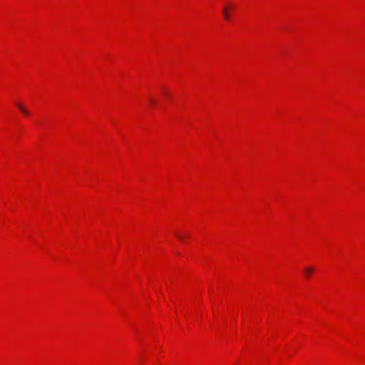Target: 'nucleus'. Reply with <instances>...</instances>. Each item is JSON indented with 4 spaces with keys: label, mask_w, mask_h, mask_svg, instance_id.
Segmentation results:
<instances>
[{
    "label": "nucleus",
    "mask_w": 365,
    "mask_h": 365,
    "mask_svg": "<svg viewBox=\"0 0 365 365\" xmlns=\"http://www.w3.org/2000/svg\"><path fill=\"white\" fill-rule=\"evenodd\" d=\"M229 6H225L224 9H223V16L225 17V19L227 21H229L230 19V14L228 11V9H229Z\"/></svg>",
    "instance_id": "nucleus-1"
},
{
    "label": "nucleus",
    "mask_w": 365,
    "mask_h": 365,
    "mask_svg": "<svg viewBox=\"0 0 365 365\" xmlns=\"http://www.w3.org/2000/svg\"><path fill=\"white\" fill-rule=\"evenodd\" d=\"M17 106L19 108V109L26 115H30V112L26 109L21 104L19 103L17 104Z\"/></svg>",
    "instance_id": "nucleus-2"
},
{
    "label": "nucleus",
    "mask_w": 365,
    "mask_h": 365,
    "mask_svg": "<svg viewBox=\"0 0 365 365\" xmlns=\"http://www.w3.org/2000/svg\"><path fill=\"white\" fill-rule=\"evenodd\" d=\"M314 271V268L312 267H307L304 269V274L309 277V275H311L313 272Z\"/></svg>",
    "instance_id": "nucleus-3"
},
{
    "label": "nucleus",
    "mask_w": 365,
    "mask_h": 365,
    "mask_svg": "<svg viewBox=\"0 0 365 365\" xmlns=\"http://www.w3.org/2000/svg\"><path fill=\"white\" fill-rule=\"evenodd\" d=\"M176 235H177V237H178L180 240H183V239H184V236H183V235H178V234H176Z\"/></svg>",
    "instance_id": "nucleus-4"
},
{
    "label": "nucleus",
    "mask_w": 365,
    "mask_h": 365,
    "mask_svg": "<svg viewBox=\"0 0 365 365\" xmlns=\"http://www.w3.org/2000/svg\"><path fill=\"white\" fill-rule=\"evenodd\" d=\"M150 102H151V103H153V104H154V103H155V100H154V99H153V98H151V99H150Z\"/></svg>",
    "instance_id": "nucleus-5"
}]
</instances>
